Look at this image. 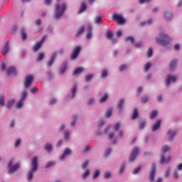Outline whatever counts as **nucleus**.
Listing matches in <instances>:
<instances>
[{
	"mask_svg": "<svg viewBox=\"0 0 182 182\" xmlns=\"http://www.w3.org/2000/svg\"><path fill=\"white\" fill-rule=\"evenodd\" d=\"M68 7L66 6V4L63 3L61 5H59V4H55V15L54 18L56 19H60V18L65 14V11H66V9Z\"/></svg>",
	"mask_w": 182,
	"mask_h": 182,
	"instance_id": "obj_1",
	"label": "nucleus"
},
{
	"mask_svg": "<svg viewBox=\"0 0 182 182\" xmlns=\"http://www.w3.org/2000/svg\"><path fill=\"white\" fill-rule=\"evenodd\" d=\"M31 161H32L31 162L32 168L28 172V177H27V179L28 180V181H31V180H32V178H33V173H35V171H36V170H38V157L36 156L33 157V159H31Z\"/></svg>",
	"mask_w": 182,
	"mask_h": 182,
	"instance_id": "obj_2",
	"label": "nucleus"
},
{
	"mask_svg": "<svg viewBox=\"0 0 182 182\" xmlns=\"http://www.w3.org/2000/svg\"><path fill=\"white\" fill-rule=\"evenodd\" d=\"M159 38H156V43H160V45H162V46H167L168 43H170L171 41V39L167 36V34L164 33H161L159 34Z\"/></svg>",
	"mask_w": 182,
	"mask_h": 182,
	"instance_id": "obj_3",
	"label": "nucleus"
},
{
	"mask_svg": "<svg viewBox=\"0 0 182 182\" xmlns=\"http://www.w3.org/2000/svg\"><path fill=\"white\" fill-rule=\"evenodd\" d=\"M33 75H28L26 76L24 87L26 89H29L31 86H32V83L33 82Z\"/></svg>",
	"mask_w": 182,
	"mask_h": 182,
	"instance_id": "obj_4",
	"label": "nucleus"
},
{
	"mask_svg": "<svg viewBox=\"0 0 182 182\" xmlns=\"http://www.w3.org/2000/svg\"><path fill=\"white\" fill-rule=\"evenodd\" d=\"M112 20L116 21L119 25H123V23H126V20L123 18V16L117 14L112 15Z\"/></svg>",
	"mask_w": 182,
	"mask_h": 182,
	"instance_id": "obj_5",
	"label": "nucleus"
},
{
	"mask_svg": "<svg viewBox=\"0 0 182 182\" xmlns=\"http://www.w3.org/2000/svg\"><path fill=\"white\" fill-rule=\"evenodd\" d=\"M12 164H14V161L11 160L9 162L8 165L9 174V173H14L16 171V170H18V168H19V164H16L14 165Z\"/></svg>",
	"mask_w": 182,
	"mask_h": 182,
	"instance_id": "obj_6",
	"label": "nucleus"
},
{
	"mask_svg": "<svg viewBox=\"0 0 182 182\" xmlns=\"http://www.w3.org/2000/svg\"><path fill=\"white\" fill-rule=\"evenodd\" d=\"M46 38H48V36H44L40 41H38L36 43V44L34 45V46L33 48V52H38V50L41 49V48L42 46V43H43L45 42V40L46 39Z\"/></svg>",
	"mask_w": 182,
	"mask_h": 182,
	"instance_id": "obj_7",
	"label": "nucleus"
},
{
	"mask_svg": "<svg viewBox=\"0 0 182 182\" xmlns=\"http://www.w3.org/2000/svg\"><path fill=\"white\" fill-rule=\"evenodd\" d=\"M139 153H140V150L139 149V148H137V146H135L133 149L132 151L130 154V156L129 158V161H133L134 160L136 159V158L137 157Z\"/></svg>",
	"mask_w": 182,
	"mask_h": 182,
	"instance_id": "obj_8",
	"label": "nucleus"
},
{
	"mask_svg": "<svg viewBox=\"0 0 182 182\" xmlns=\"http://www.w3.org/2000/svg\"><path fill=\"white\" fill-rule=\"evenodd\" d=\"M80 50H82V48H80V46L75 47L73 53L70 55L71 60H75V59H76V58L79 56V53H80Z\"/></svg>",
	"mask_w": 182,
	"mask_h": 182,
	"instance_id": "obj_9",
	"label": "nucleus"
},
{
	"mask_svg": "<svg viewBox=\"0 0 182 182\" xmlns=\"http://www.w3.org/2000/svg\"><path fill=\"white\" fill-rule=\"evenodd\" d=\"M154 176H156V164H152L151 169L149 174V180L151 182L154 181Z\"/></svg>",
	"mask_w": 182,
	"mask_h": 182,
	"instance_id": "obj_10",
	"label": "nucleus"
},
{
	"mask_svg": "<svg viewBox=\"0 0 182 182\" xmlns=\"http://www.w3.org/2000/svg\"><path fill=\"white\" fill-rule=\"evenodd\" d=\"M176 80H177V78L175 76L171 75H167L166 86H170L171 82H176Z\"/></svg>",
	"mask_w": 182,
	"mask_h": 182,
	"instance_id": "obj_11",
	"label": "nucleus"
},
{
	"mask_svg": "<svg viewBox=\"0 0 182 182\" xmlns=\"http://www.w3.org/2000/svg\"><path fill=\"white\" fill-rule=\"evenodd\" d=\"M56 56H58V51L53 53V54L50 57V59L47 63V66L50 67V66H52V65H53V63L55 62V59Z\"/></svg>",
	"mask_w": 182,
	"mask_h": 182,
	"instance_id": "obj_12",
	"label": "nucleus"
},
{
	"mask_svg": "<svg viewBox=\"0 0 182 182\" xmlns=\"http://www.w3.org/2000/svg\"><path fill=\"white\" fill-rule=\"evenodd\" d=\"M6 73L8 75V76H10V75H16V68H15V67L11 66L9 67L7 70H6Z\"/></svg>",
	"mask_w": 182,
	"mask_h": 182,
	"instance_id": "obj_13",
	"label": "nucleus"
},
{
	"mask_svg": "<svg viewBox=\"0 0 182 182\" xmlns=\"http://www.w3.org/2000/svg\"><path fill=\"white\" fill-rule=\"evenodd\" d=\"M161 125V120L158 119L152 127V132H156V130H159L160 129V126Z\"/></svg>",
	"mask_w": 182,
	"mask_h": 182,
	"instance_id": "obj_14",
	"label": "nucleus"
},
{
	"mask_svg": "<svg viewBox=\"0 0 182 182\" xmlns=\"http://www.w3.org/2000/svg\"><path fill=\"white\" fill-rule=\"evenodd\" d=\"M72 153V150L69 148H66L64 151V153L60 156V159L63 160L66 156Z\"/></svg>",
	"mask_w": 182,
	"mask_h": 182,
	"instance_id": "obj_15",
	"label": "nucleus"
},
{
	"mask_svg": "<svg viewBox=\"0 0 182 182\" xmlns=\"http://www.w3.org/2000/svg\"><path fill=\"white\" fill-rule=\"evenodd\" d=\"M167 134L169 135L168 140L170 141H172V140H174V136H176V134H177V132L176 131L169 130L168 131Z\"/></svg>",
	"mask_w": 182,
	"mask_h": 182,
	"instance_id": "obj_16",
	"label": "nucleus"
},
{
	"mask_svg": "<svg viewBox=\"0 0 182 182\" xmlns=\"http://www.w3.org/2000/svg\"><path fill=\"white\" fill-rule=\"evenodd\" d=\"M123 105H124V99H121L119 100L118 105L117 106L119 112H122L123 111Z\"/></svg>",
	"mask_w": 182,
	"mask_h": 182,
	"instance_id": "obj_17",
	"label": "nucleus"
},
{
	"mask_svg": "<svg viewBox=\"0 0 182 182\" xmlns=\"http://www.w3.org/2000/svg\"><path fill=\"white\" fill-rule=\"evenodd\" d=\"M8 52H9V43L6 42L5 43V46L4 47V49H3V51L1 52V53L4 56H5V55H6V53H8Z\"/></svg>",
	"mask_w": 182,
	"mask_h": 182,
	"instance_id": "obj_18",
	"label": "nucleus"
},
{
	"mask_svg": "<svg viewBox=\"0 0 182 182\" xmlns=\"http://www.w3.org/2000/svg\"><path fill=\"white\" fill-rule=\"evenodd\" d=\"M171 161V157L168 156L166 159L164 157V156H162L161 157V164H164V163H168Z\"/></svg>",
	"mask_w": 182,
	"mask_h": 182,
	"instance_id": "obj_19",
	"label": "nucleus"
},
{
	"mask_svg": "<svg viewBox=\"0 0 182 182\" xmlns=\"http://www.w3.org/2000/svg\"><path fill=\"white\" fill-rule=\"evenodd\" d=\"M87 35H86V38L87 39H90V38H92V26H88L87 27Z\"/></svg>",
	"mask_w": 182,
	"mask_h": 182,
	"instance_id": "obj_20",
	"label": "nucleus"
},
{
	"mask_svg": "<svg viewBox=\"0 0 182 182\" xmlns=\"http://www.w3.org/2000/svg\"><path fill=\"white\" fill-rule=\"evenodd\" d=\"M67 68H68V62L65 61L63 63V66L60 68V73H65Z\"/></svg>",
	"mask_w": 182,
	"mask_h": 182,
	"instance_id": "obj_21",
	"label": "nucleus"
},
{
	"mask_svg": "<svg viewBox=\"0 0 182 182\" xmlns=\"http://www.w3.org/2000/svg\"><path fill=\"white\" fill-rule=\"evenodd\" d=\"M164 18L166 21H170L173 18V14H171V12H165Z\"/></svg>",
	"mask_w": 182,
	"mask_h": 182,
	"instance_id": "obj_22",
	"label": "nucleus"
},
{
	"mask_svg": "<svg viewBox=\"0 0 182 182\" xmlns=\"http://www.w3.org/2000/svg\"><path fill=\"white\" fill-rule=\"evenodd\" d=\"M87 6H86V4L82 3L80 10L78 11V14H82L85 12L87 9Z\"/></svg>",
	"mask_w": 182,
	"mask_h": 182,
	"instance_id": "obj_23",
	"label": "nucleus"
},
{
	"mask_svg": "<svg viewBox=\"0 0 182 182\" xmlns=\"http://www.w3.org/2000/svg\"><path fill=\"white\" fill-rule=\"evenodd\" d=\"M138 117H139V112L137 111V108H134V112L132 114L131 119L132 120H134L137 119Z\"/></svg>",
	"mask_w": 182,
	"mask_h": 182,
	"instance_id": "obj_24",
	"label": "nucleus"
},
{
	"mask_svg": "<svg viewBox=\"0 0 182 182\" xmlns=\"http://www.w3.org/2000/svg\"><path fill=\"white\" fill-rule=\"evenodd\" d=\"M85 68L82 67H78L75 70H74L73 75H79L81 72H83Z\"/></svg>",
	"mask_w": 182,
	"mask_h": 182,
	"instance_id": "obj_25",
	"label": "nucleus"
},
{
	"mask_svg": "<svg viewBox=\"0 0 182 182\" xmlns=\"http://www.w3.org/2000/svg\"><path fill=\"white\" fill-rule=\"evenodd\" d=\"M176 65H177V60H172L170 63L171 70H173V69H176Z\"/></svg>",
	"mask_w": 182,
	"mask_h": 182,
	"instance_id": "obj_26",
	"label": "nucleus"
},
{
	"mask_svg": "<svg viewBox=\"0 0 182 182\" xmlns=\"http://www.w3.org/2000/svg\"><path fill=\"white\" fill-rule=\"evenodd\" d=\"M14 103H15V99H11V100H9L7 105H6L7 109H11V107H12V106H14Z\"/></svg>",
	"mask_w": 182,
	"mask_h": 182,
	"instance_id": "obj_27",
	"label": "nucleus"
},
{
	"mask_svg": "<svg viewBox=\"0 0 182 182\" xmlns=\"http://www.w3.org/2000/svg\"><path fill=\"white\" fill-rule=\"evenodd\" d=\"M83 32H85V26H82L81 27H80L76 33V36H80V35H82Z\"/></svg>",
	"mask_w": 182,
	"mask_h": 182,
	"instance_id": "obj_28",
	"label": "nucleus"
},
{
	"mask_svg": "<svg viewBox=\"0 0 182 182\" xmlns=\"http://www.w3.org/2000/svg\"><path fill=\"white\" fill-rule=\"evenodd\" d=\"M167 151H170V147L167 145H165L161 149V153H162V154H164L167 153Z\"/></svg>",
	"mask_w": 182,
	"mask_h": 182,
	"instance_id": "obj_29",
	"label": "nucleus"
},
{
	"mask_svg": "<svg viewBox=\"0 0 182 182\" xmlns=\"http://www.w3.org/2000/svg\"><path fill=\"white\" fill-rule=\"evenodd\" d=\"M113 36H114L113 32L109 30L107 31L106 37L107 38V39H113Z\"/></svg>",
	"mask_w": 182,
	"mask_h": 182,
	"instance_id": "obj_30",
	"label": "nucleus"
},
{
	"mask_svg": "<svg viewBox=\"0 0 182 182\" xmlns=\"http://www.w3.org/2000/svg\"><path fill=\"white\" fill-rule=\"evenodd\" d=\"M21 35L22 41H26L28 38V35L26 34V32H25V30H21Z\"/></svg>",
	"mask_w": 182,
	"mask_h": 182,
	"instance_id": "obj_31",
	"label": "nucleus"
},
{
	"mask_svg": "<svg viewBox=\"0 0 182 182\" xmlns=\"http://www.w3.org/2000/svg\"><path fill=\"white\" fill-rule=\"evenodd\" d=\"M158 113L159 112L156 110L151 111V112L149 115V119H154V117H156V116H157Z\"/></svg>",
	"mask_w": 182,
	"mask_h": 182,
	"instance_id": "obj_32",
	"label": "nucleus"
},
{
	"mask_svg": "<svg viewBox=\"0 0 182 182\" xmlns=\"http://www.w3.org/2000/svg\"><path fill=\"white\" fill-rule=\"evenodd\" d=\"M25 101L22 100H19L17 105H16V107L17 109H22V107L23 106V102Z\"/></svg>",
	"mask_w": 182,
	"mask_h": 182,
	"instance_id": "obj_33",
	"label": "nucleus"
},
{
	"mask_svg": "<svg viewBox=\"0 0 182 182\" xmlns=\"http://www.w3.org/2000/svg\"><path fill=\"white\" fill-rule=\"evenodd\" d=\"M5 106V97L4 95H1L0 97V107H2Z\"/></svg>",
	"mask_w": 182,
	"mask_h": 182,
	"instance_id": "obj_34",
	"label": "nucleus"
},
{
	"mask_svg": "<svg viewBox=\"0 0 182 182\" xmlns=\"http://www.w3.org/2000/svg\"><path fill=\"white\" fill-rule=\"evenodd\" d=\"M27 96H28V92L26 91L23 92L21 94L20 100H23L25 102V100L26 99Z\"/></svg>",
	"mask_w": 182,
	"mask_h": 182,
	"instance_id": "obj_35",
	"label": "nucleus"
},
{
	"mask_svg": "<svg viewBox=\"0 0 182 182\" xmlns=\"http://www.w3.org/2000/svg\"><path fill=\"white\" fill-rule=\"evenodd\" d=\"M95 23H97V25H99V23H102V16H98L95 18Z\"/></svg>",
	"mask_w": 182,
	"mask_h": 182,
	"instance_id": "obj_36",
	"label": "nucleus"
},
{
	"mask_svg": "<svg viewBox=\"0 0 182 182\" xmlns=\"http://www.w3.org/2000/svg\"><path fill=\"white\" fill-rule=\"evenodd\" d=\"M146 55H147V58H151L153 56V48H149Z\"/></svg>",
	"mask_w": 182,
	"mask_h": 182,
	"instance_id": "obj_37",
	"label": "nucleus"
},
{
	"mask_svg": "<svg viewBox=\"0 0 182 182\" xmlns=\"http://www.w3.org/2000/svg\"><path fill=\"white\" fill-rule=\"evenodd\" d=\"M46 151L50 152L52 151V144H46L45 147Z\"/></svg>",
	"mask_w": 182,
	"mask_h": 182,
	"instance_id": "obj_38",
	"label": "nucleus"
},
{
	"mask_svg": "<svg viewBox=\"0 0 182 182\" xmlns=\"http://www.w3.org/2000/svg\"><path fill=\"white\" fill-rule=\"evenodd\" d=\"M76 87H77V85L75 84L74 86L72 88V93H73V95H72V97H75V96H76Z\"/></svg>",
	"mask_w": 182,
	"mask_h": 182,
	"instance_id": "obj_39",
	"label": "nucleus"
},
{
	"mask_svg": "<svg viewBox=\"0 0 182 182\" xmlns=\"http://www.w3.org/2000/svg\"><path fill=\"white\" fill-rule=\"evenodd\" d=\"M145 126H146V122L145 121H141L140 123H139V128L140 129H144Z\"/></svg>",
	"mask_w": 182,
	"mask_h": 182,
	"instance_id": "obj_40",
	"label": "nucleus"
},
{
	"mask_svg": "<svg viewBox=\"0 0 182 182\" xmlns=\"http://www.w3.org/2000/svg\"><path fill=\"white\" fill-rule=\"evenodd\" d=\"M92 77H93V74L87 75L85 76V81L90 82V80H92Z\"/></svg>",
	"mask_w": 182,
	"mask_h": 182,
	"instance_id": "obj_41",
	"label": "nucleus"
},
{
	"mask_svg": "<svg viewBox=\"0 0 182 182\" xmlns=\"http://www.w3.org/2000/svg\"><path fill=\"white\" fill-rule=\"evenodd\" d=\"M100 175V171L99 170H97L92 176L93 180H95V178H97V177H99Z\"/></svg>",
	"mask_w": 182,
	"mask_h": 182,
	"instance_id": "obj_42",
	"label": "nucleus"
},
{
	"mask_svg": "<svg viewBox=\"0 0 182 182\" xmlns=\"http://www.w3.org/2000/svg\"><path fill=\"white\" fill-rule=\"evenodd\" d=\"M52 166H55V162L49 161L46 165V168H49V167H52Z\"/></svg>",
	"mask_w": 182,
	"mask_h": 182,
	"instance_id": "obj_43",
	"label": "nucleus"
},
{
	"mask_svg": "<svg viewBox=\"0 0 182 182\" xmlns=\"http://www.w3.org/2000/svg\"><path fill=\"white\" fill-rule=\"evenodd\" d=\"M120 122H117L115 124V125L114 126V132H117V130H119V129H120Z\"/></svg>",
	"mask_w": 182,
	"mask_h": 182,
	"instance_id": "obj_44",
	"label": "nucleus"
},
{
	"mask_svg": "<svg viewBox=\"0 0 182 182\" xmlns=\"http://www.w3.org/2000/svg\"><path fill=\"white\" fill-rule=\"evenodd\" d=\"M130 41L131 43H134V38L132 36H129L125 39V42H129Z\"/></svg>",
	"mask_w": 182,
	"mask_h": 182,
	"instance_id": "obj_45",
	"label": "nucleus"
},
{
	"mask_svg": "<svg viewBox=\"0 0 182 182\" xmlns=\"http://www.w3.org/2000/svg\"><path fill=\"white\" fill-rule=\"evenodd\" d=\"M106 100H107V94H105L100 99V103H103V102H106Z\"/></svg>",
	"mask_w": 182,
	"mask_h": 182,
	"instance_id": "obj_46",
	"label": "nucleus"
},
{
	"mask_svg": "<svg viewBox=\"0 0 182 182\" xmlns=\"http://www.w3.org/2000/svg\"><path fill=\"white\" fill-rule=\"evenodd\" d=\"M76 120H77V117L76 115H74L73 118V122H71L72 127H73V126L76 124Z\"/></svg>",
	"mask_w": 182,
	"mask_h": 182,
	"instance_id": "obj_47",
	"label": "nucleus"
},
{
	"mask_svg": "<svg viewBox=\"0 0 182 182\" xmlns=\"http://www.w3.org/2000/svg\"><path fill=\"white\" fill-rule=\"evenodd\" d=\"M110 153H112V149H110V148L107 149L106 151H105V157L109 156Z\"/></svg>",
	"mask_w": 182,
	"mask_h": 182,
	"instance_id": "obj_48",
	"label": "nucleus"
},
{
	"mask_svg": "<svg viewBox=\"0 0 182 182\" xmlns=\"http://www.w3.org/2000/svg\"><path fill=\"white\" fill-rule=\"evenodd\" d=\"M151 67V63H147L145 66H144V70L145 72H147V70H149V69H150V68Z\"/></svg>",
	"mask_w": 182,
	"mask_h": 182,
	"instance_id": "obj_49",
	"label": "nucleus"
},
{
	"mask_svg": "<svg viewBox=\"0 0 182 182\" xmlns=\"http://www.w3.org/2000/svg\"><path fill=\"white\" fill-rule=\"evenodd\" d=\"M90 174V171L89 170H86L85 172L82 174V178H86Z\"/></svg>",
	"mask_w": 182,
	"mask_h": 182,
	"instance_id": "obj_50",
	"label": "nucleus"
},
{
	"mask_svg": "<svg viewBox=\"0 0 182 182\" xmlns=\"http://www.w3.org/2000/svg\"><path fill=\"white\" fill-rule=\"evenodd\" d=\"M141 103H146V102H149V97H147V96L143 97L141 100Z\"/></svg>",
	"mask_w": 182,
	"mask_h": 182,
	"instance_id": "obj_51",
	"label": "nucleus"
},
{
	"mask_svg": "<svg viewBox=\"0 0 182 182\" xmlns=\"http://www.w3.org/2000/svg\"><path fill=\"white\" fill-rule=\"evenodd\" d=\"M45 58V54L43 53H41L38 55V57L37 58V60H42Z\"/></svg>",
	"mask_w": 182,
	"mask_h": 182,
	"instance_id": "obj_52",
	"label": "nucleus"
},
{
	"mask_svg": "<svg viewBox=\"0 0 182 182\" xmlns=\"http://www.w3.org/2000/svg\"><path fill=\"white\" fill-rule=\"evenodd\" d=\"M112 109H109L107 112H106V116L107 117H110V116H112Z\"/></svg>",
	"mask_w": 182,
	"mask_h": 182,
	"instance_id": "obj_53",
	"label": "nucleus"
},
{
	"mask_svg": "<svg viewBox=\"0 0 182 182\" xmlns=\"http://www.w3.org/2000/svg\"><path fill=\"white\" fill-rule=\"evenodd\" d=\"M107 76V70H103L101 74V77H106Z\"/></svg>",
	"mask_w": 182,
	"mask_h": 182,
	"instance_id": "obj_54",
	"label": "nucleus"
},
{
	"mask_svg": "<svg viewBox=\"0 0 182 182\" xmlns=\"http://www.w3.org/2000/svg\"><path fill=\"white\" fill-rule=\"evenodd\" d=\"M140 170H141V166H139L136 168H135L133 171V174H137V173H139V171H140Z\"/></svg>",
	"mask_w": 182,
	"mask_h": 182,
	"instance_id": "obj_55",
	"label": "nucleus"
},
{
	"mask_svg": "<svg viewBox=\"0 0 182 182\" xmlns=\"http://www.w3.org/2000/svg\"><path fill=\"white\" fill-rule=\"evenodd\" d=\"M110 176H112V173L110 172H105L104 174L105 178H109Z\"/></svg>",
	"mask_w": 182,
	"mask_h": 182,
	"instance_id": "obj_56",
	"label": "nucleus"
},
{
	"mask_svg": "<svg viewBox=\"0 0 182 182\" xmlns=\"http://www.w3.org/2000/svg\"><path fill=\"white\" fill-rule=\"evenodd\" d=\"M125 69H127V65L126 64L122 65L119 68V70H125Z\"/></svg>",
	"mask_w": 182,
	"mask_h": 182,
	"instance_id": "obj_57",
	"label": "nucleus"
},
{
	"mask_svg": "<svg viewBox=\"0 0 182 182\" xmlns=\"http://www.w3.org/2000/svg\"><path fill=\"white\" fill-rule=\"evenodd\" d=\"M87 164H89V161H85L83 164H82V168H86V167H87Z\"/></svg>",
	"mask_w": 182,
	"mask_h": 182,
	"instance_id": "obj_58",
	"label": "nucleus"
},
{
	"mask_svg": "<svg viewBox=\"0 0 182 182\" xmlns=\"http://www.w3.org/2000/svg\"><path fill=\"white\" fill-rule=\"evenodd\" d=\"M19 144H21V139H17L14 144V146L18 147V146H19Z\"/></svg>",
	"mask_w": 182,
	"mask_h": 182,
	"instance_id": "obj_59",
	"label": "nucleus"
},
{
	"mask_svg": "<svg viewBox=\"0 0 182 182\" xmlns=\"http://www.w3.org/2000/svg\"><path fill=\"white\" fill-rule=\"evenodd\" d=\"M69 132L68 131H66L65 133H64V136H65V140H68V139L69 138Z\"/></svg>",
	"mask_w": 182,
	"mask_h": 182,
	"instance_id": "obj_60",
	"label": "nucleus"
},
{
	"mask_svg": "<svg viewBox=\"0 0 182 182\" xmlns=\"http://www.w3.org/2000/svg\"><path fill=\"white\" fill-rule=\"evenodd\" d=\"M31 93H36V92H38V87H34L33 88H32L31 90Z\"/></svg>",
	"mask_w": 182,
	"mask_h": 182,
	"instance_id": "obj_61",
	"label": "nucleus"
},
{
	"mask_svg": "<svg viewBox=\"0 0 182 182\" xmlns=\"http://www.w3.org/2000/svg\"><path fill=\"white\" fill-rule=\"evenodd\" d=\"M94 103H95V100H94L93 98H91V99L88 101V102H87L88 105H93Z\"/></svg>",
	"mask_w": 182,
	"mask_h": 182,
	"instance_id": "obj_62",
	"label": "nucleus"
},
{
	"mask_svg": "<svg viewBox=\"0 0 182 182\" xmlns=\"http://www.w3.org/2000/svg\"><path fill=\"white\" fill-rule=\"evenodd\" d=\"M41 23H42V21L41 19H37L36 21V25L39 26V25H41Z\"/></svg>",
	"mask_w": 182,
	"mask_h": 182,
	"instance_id": "obj_63",
	"label": "nucleus"
},
{
	"mask_svg": "<svg viewBox=\"0 0 182 182\" xmlns=\"http://www.w3.org/2000/svg\"><path fill=\"white\" fill-rule=\"evenodd\" d=\"M170 176V169H167L165 173V177H168Z\"/></svg>",
	"mask_w": 182,
	"mask_h": 182,
	"instance_id": "obj_64",
	"label": "nucleus"
}]
</instances>
